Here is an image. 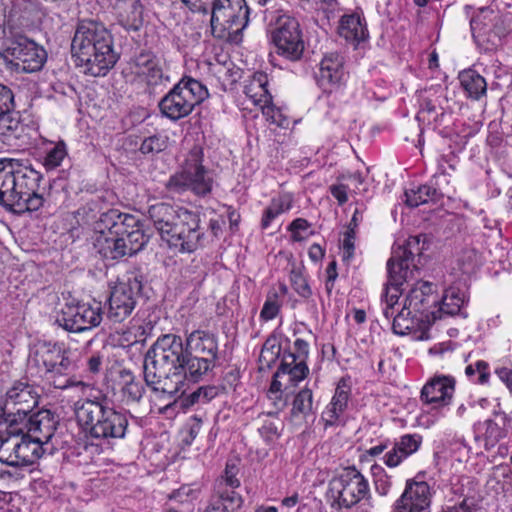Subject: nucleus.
I'll return each mask as SVG.
<instances>
[{"label":"nucleus","instance_id":"43","mask_svg":"<svg viewBox=\"0 0 512 512\" xmlns=\"http://www.w3.org/2000/svg\"><path fill=\"white\" fill-rule=\"evenodd\" d=\"M282 355V349L277 340L275 338L267 339L259 355V370H269Z\"/></svg>","mask_w":512,"mask_h":512},{"label":"nucleus","instance_id":"5","mask_svg":"<svg viewBox=\"0 0 512 512\" xmlns=\"http://www.w3.org/2000/svg\"><path fill=\"white\" fill-rule=\"evenodd\" d=\"M75 64L87 75L105 76L118 60L113 38L106 27L93 20L80 21L71 42Z\"/></svg>","mask_w":512,"mask_h":512},{"label":"nucleus","instance_id":"2","mask_svg":"<svg viewBox=\"0 0 512 512\" xmlns=\"http://www.w3.org/2000/svg\"><path fill=\"white\" fill-rule=\"evenodd\" d=\"M94 229V248L110 260L133 256L148 242L139 220L116 209L102 213Z\"/></svg>","mask_w":512,"mask_h":512},{"label":"nucleus","instance_id":"46","mask_svg":"<svg viewBox=\"0 0 512 512\" xmlns=\"http://www.w3.org/2000/svg\"><path fill=\"white\" fill-rule=\"evenodd\" d=\"M101 303L93 301V303H82L77 305L75 314L71 320H101ZM63 320H67L63 318Z\"/></svg>","mask_w":512,"mask_h":512},{"label":"nucleus","instance_id":"37","mask_svg":"<svg viewBox=\"0 0 512 512\" xmlns=\"http://www.w3.org/2000/svg\"><path fill=\"white\" fill-rule=\"evenodd\" d=\"M293 206V196L290 193H282L273 197L269 205L263 211L261 228L268 229L272 222L280 215L287 213Z\"/></svg>","mask_w":512,"mask_h":512},{"label":"nucleus","instance_id":"14","mask_svg":"<svg viewBox=\"0 0 512 512\" xmlns=\"http://www.w3.org/2000/svg\"><path fill=\"white\" fill-rule=\"evenodd\" d=\"M39 395L33 386L15 383L6 393L1 407L3 419L0 422L19 424L38 405Z\"/></svg>","mask_w":512,"mask_h":512},{"label":"nucleus","instance_id":"41","mask_svg":"<svg viewBox=\"0 0 512 512\" xmlns=\"http://www.w3.org/2000/svg\"><path fill=\"white\" fill-rule=\"evenodd\" d=\"M313 393L309 388L300 390L292 402L291 414L294 418L306 419L313 415Z\"/></svg>","mask_w":512,"mask_h":512},{"label":"nucleus","instance_id":"25","mask_svg":"<svg viewBox=\"0 0 512 512\" xmlns=\"http://www.w3.org/2000/svg\"><path fill=\"white\" fill-rule=\"evenodd\" d=\"M188 211L183 207H174L168 203H156L148 209V216L162 240L167 238L174 224L180 219V212Z\"/></svg>","mask_w":512,"mask_h":512},{"label":"nucleus","instance_id":"35","mask_svg":"<svg viewBox=\"0 0 512 512\" xmlns=\"http://www.w3.org/2000/svg\"><path fill=\"white\" fill-rule=\"evenodd\" d=\"M459 81L466 96L478 101L487 93V82L485 78L474 69H466L459 73Z\"/></svg>","mask_w":512,"mask_h":512},{"label":"nucleus","instance_id":"57","mask_svg":"<svg viewBox=\"0 0 512 512\" xmlns=\"http://www.w3.org/2000/svg\"><path fill=\"white\" fill-rule=\"evenodd\" d=\"M309 227V222L304 218H297L293 220L288 227L289 231H291L293 241L300 242L304 240L305 236H303L301 232L306 231Z\"/></svg>","mask_w":512,"mask_h":512},{"label":"nucleus","instance_id":"3","mask_svg":"<svg viewBox=\"0 0 512 512\" xmlns=\"http://www.w3.org/2000/svg\"><path fill=\"white\" fill-rule=\"evenodd\" d=\"M42 174L27 161L0 159V205L16 214L38 211L44 204L39 192Z\"/></svg>","mask_w":512,"mask_h":512},{"label":"nucleus","instance_id":"23","mask_svg":"<svg viewBox=\"0 0 512 512\" xmlns=\"http://www.w3.org/2000/svg\"><path fill=\"white\" fill-rule=\"evenodd\" d=\"M467 302L468 299L464 291L457 287H449L443 295L441 305L431 311V319L426 316L427 320H440L444 316L467 318L469 316L466 309Z\"/></svg>","mask_w":512,"mask_h":512},{"label":"nucleus","instance_id":"39","mask_svg":"<svg viewBox=\"0 0 512 512\" xmlns=\"http://www.w3.org/2000/svg\"><path fill=\"white\" fill-rule=\"evenodd\" d=\"M242 497L235 491H220L202 512H234L242 506Z\"/></svg>","mask_w":512,"mask_h":512},{"label":"nucleus","instance_id":"22","mask_svg":"<svg viewBox=\"0 0 512 512\" xmlns=\"http://www.w3.org/2000/svg\"><path fill=\"white\" fill-rule=\"evenodd\" d=\"M423 437L420 434H404L396 439L393 446L382 457L389 468H396L421 447Z\"/></svg>","mask_w":512,"mask_h":512},{"label":"nucleus","instance_id":"9","mask_svg":"<svg viewBox=\"0 0 512 512\" xmlns=\"http://www.w3.org/2000/svg\"><path fill=\"white\" fill-rule=\"evenodd\" d=\"M470 27L477 48L491 53L502 46L504 38L512 32V16L501 15L490 8H481L471 19Z\"/></svg>","mask_w":512,"mask_h":512},{"label":"nucleus","instance_id":"53","mask_svg":"<svg viewBox=\"0 0 512 512\" xmlns=\"http://www.w3.org/2000/svg\"><path fill=\"white\" fill-rule=\"evenodd\" d=\"M234 468L228 465L225 469V475L217 484L216 496L219 497L220 491H234V488L240 485V481L236 478Z\"/></svg>","mask_w":512,"mask_h":512},{"label":"nucleus","instance_id":"45","mask_svg":"<svg viewBox=\"0 0 512 512\" xmlns=\"http://www.w3.org/2000/svg\"><path fill=\"white\" fill-rule=\"evenodd\" d=\"M67 147L63 141H59L46 153L43 165L46 170H53L59 167L67 156Z\"/></svg>","mask_w":512,"mask_h":512},{"label":"nucleus","instance_id":"10","mask_svg":"<svg viewBox=\"0 0 512 512\" xmlns=\"http://www.w3.org/2000/svg\"><path fill=\"white\" fill-rule=\"evenodd\" d=\"M203 149L194 145L186 155L180 171L172 175L167 187L175 192L192 191L198 196H205L212 191L213 176L203 165Z\"/></svg>","mask_w":512,"mask_h":512},{"label":"nucleus","instance_id":"38","mask_svg":"<svg viewBox=\"0 0 512 512\" xmlns=\"http://www.w3.org/2000/svg\"><path fill=\"white\" fill-rule=\"evenodd\" d=\"M394 334L407 337L412 341H422L429 338L432 322H390Z\"/></svg>","mask_w":512,"mask_h":512},{"label":"nucleus","instance_id":"49","mask_svg":"<svg viewBox=\"0 0 512 512\" xmlns=\"http://www.w3.org/2000/svg\"><path fill=\"white\" fill-rule=\"evenodd\" d=\"M260 109L262 111L263 116L271 124H275L279 127H284L285 125L288 124L286 117L282 114L279 108L275 107L272 104V101L270 103H264L260 107Z\"/></svg>","mask_w":512,"mask_h":512},{"label":"nucleus","instance_id":"7","mask_svg":"<svg viewBox=\"0 0 512 512\" xmlns=\"http://www.w3.org/2000/svg\"><path fill=\"white\" fill-rule=\"evenodd\" d=\"M29 365L36 366L41 376L46 377L57 389L83 384L68 376L74 370L75 363L71 359V352L61 344L38 341L29 358Z\"/></svg>","mask_w":512,"mask_h":512},{"label":"nucleus","instance_id":"48","mask_svg":"<svg viewBox=\"0 0 512 512\" xmlns=\"http://www.w3.org/2000/svg\"><path fill=\"white\" fill-rule=\"evenodd\" d=\"M168 146V137L162 134H155L145 138L139 150L142 154H155L165 150Z\"/></svg>","mask_w":512,"mask_h":512},{"label":"nucleus","instance_id":"36","mask_svg":"<svg viewBox=\"0 0 512 512\" xmlns=\"http://www.w3.org/2000/svg\"><path fill=\"white\" fill-rule=\"evenodd\" d=\"M443 194L439 187L429 184L420 185L405 191V202L409 207L414 208L428 203H435Z\"/></svg>","mask_w":512,"mask_h":512},{"label":"nucleus","instance_id":"33","mask_svg":"<svg viewBox=\"0 0 512 512\" xmlns=\"http://www.w3.org/2000/svg\"><path fill=\"white\" fill-rule=\"evenodd\" d=\"M187 347L199 356L215 361L218 351L217 341L214 335L205 331H193L186 340Z\"/></svg>","mask_w":512,"mask_h":512},{"label":"nucleus","instance_id":"17","mask_svg":"<svg viewBox=\"0 0 512 512\" xmlns=\"http://www.w3.org/2000/svg\"><path fill=\"white\" fill-rule=\"evenodd\" d=\"M344 57L337 52L324 55L319 63V71L316 74L318 85L325 91L332 92L338 89L346 81Z\"/></svg>","mask_w":512,"mask_h":512},{"label":"nucleus","instance_id":"28","mask_svg":"<svg viewBox=\"0 0 512 512\" xmlns=\"http://www.w3.org/2000/svg\"><path fill=\"white\" fill-rule=\"evenodd\" d=\"M104 416L97 440L110 442L111 440L125 438L129 425L127 415L109 406Z\"/></svg>","mask_w":512,"mask_h":512},{"label":"nucleus","instance_id":"61","mask_svg":"<svg viewBox=\"0 0 512 512\" xmlns=\"http://www.w3.org/2000/svg\"><path fill=\"white\" fill-rule=\"evenodd\" d=\"M267 398L275 409L273 414L283 410L287 405V400L283 397V393L267 392ZM269 414H272V412Z\"/></svg>","mask_w":512,"mask_h":512},{"label":"nucleus","instance_id":"56","mask_svg":"<svg viewBox=\"0 0 512 512\" xmlns=\"http://www.w3.org/2000/svg\"><path fill=\"white\" fill-rule=\"evenodd\" d=\"M332 184L329 187L331 195L337 200L340 206L344 205L348 201V192L350 191L349 185L345 184L342 180Z\"/></svg>","mask_w":512,"mask_h":512},{"label":"nucleus","instance_id":"24","mask_svg":"<svg viewBox=\"0 0 512 512\" xmlns=\"http://www.w3.org/2000/svg\"><path fill=\"white\" fill-rule=\"evenodd\" d=\"M23 423L27 437L42 446L49 442L56 430V421L49 411H39L29 418L25 417Z\"/></svg>","mask_w":512,"mask_h":512},{"label":"nucleus","instance_id":"15","mask_svg":"<svg viewBox=\"0 0 512 512\" xmlns=\"http://www.w3.org/2000/svg\"><path fill=\"white\" fill-rule=\"evenodd\" d=\"M141 287V281L135 272H128L118 278L111 289L108 317L122 320L128 317L135 307V296Z\"/></svg>","mask_w":512,"mask_h":512},{"label":"nucleus","instance_id":"50","mask_svg":"<svg viewBox=\"0 0 512 512\" xmlns=\"http://www.w3.org/2000/svg\"><path fill=\"white\" fill-rule=\"evenodd\" d=\"M465 373L468 377H474L476 374H478L477 382L480 384H485L488 382L490 376L489 365L483 360H478L474 364H469L466 366Z\"/></svg>","mask_w":512,"mask_h":512},{"label":"nucleus","instance_id":"58","mask_svg":"<svg viewBox=\"0 0 512 512\" xmlns=\"http://www.w3.org/2000/svg\"><path fill=\"white\" fill-rule=\"evenodd\" d=\"M374 483L376 492L381 496H386L392 486L391 477L388 476L384 471L375 476Z\"/></svg>","mask_w":512,"mask_h":512},{"label":"nucleus","instance_id":"54","mask_svg":"<svg viewBox=\"0 0 512 512\" xmlns=\"http://www.w3.org/2000/svg\"><path fill=\"white\" fill-rule=\"evenodd\" d=\"M294 347L296 349V352H284L282 357L285 355H292L295 358L294 363L292 364V367L298 366L300 363L304 366L306 365V358L308 356V343L302 339H296L294 342Z\"/></svg>","mask_w":512,"mask_h":512},{"label":"nucleus","instance_id":"55","mask_svg":"<svg viewBox=\"0 0 512 512\" xmlns=\"http://www.w3.org/2000/svg\"><path fill=\"white\" fill-rule=\"evenodd\" d=\"M355 250V236L353 228H349L344 234V238L341 244V253L342 259L344 261H349L353 255Z\"/></svg>","mask_w":512,"mask_h":512},{"label":"nucleus","instance_id":"30","mask_svg":"<svg viewBox=\"0 0 512 512\" xmlns=\"http://www.w3.org/2000/svg\"><path fill=\"white\" fill-rule=\"evenodd\" d=\"M214 361L206 359L198 355L184 354L183 362L178 365V372L183 376L181 379V393L184 392L183 387L186 381L197 382L205 375Z\"/></svg>","mask_w":512,"mask_h":512},{"label":"nucleus","instance_id":"12","mask_svg":"<svg viewBox=\"0 0 512 512\" xmlns=\"http://www.w3.org/2000/svg\"><path fill=\"white\" fill-rule=\"evenodd\" d=\"M180 219L164 239L180 252L192 253L203 246L205 233L200 227V216L192 211H181Z\"/></svg>","mask_w":512,"mask_h":512},{"label":"nucleus","instance_id":"1","mask_svg":"<svg viewBox=\"0 0 512 512\" xmlns=\"http://www.w3.org/2000/svg\"><path fill=\"white\" fill-rule=\"evenodd\" d=\"M421 236H410L403 245L393 248L392 256L387 262L388 282L385 288V307L383 314L385 318L398 320L407 318L411 314V307L419 310L420 305L425 301V297L432 293V284L424 281H417L411 288L407 301L409 306L402 307L399 311V296L402 293L401 286L414 278V273L418 272L415 258L420 257L423 247L420 246Z\"/></svg>","mask_w":512,"mask_h":512},{"label":"nucleus","instance_id":"62","mask_svg":"<svg viewBox=\"0 0 512 512\" xmlns=\"http://www.w3.org/2000/svg\"><path fill=\"white\" fill-rule=\"evenodd\" d=\"M202 399L205 403L210 402L212 399L217 397L223 390L222 387L216 385H207L199 387Z\"/></svg>","mask_w":512,"mask_h":512},{"label":"nucleus","instance_id":"11","mask_svg":"<svg viewBox=\"0 0 512 512\" xmlns=\"http://www.w3.org/2000/svg\"><path fill=\"white\" fill-rule=\"evenodd\" d=\"M327 496L332 506L351 508L368 500L370 496L368 480L355 467H347L329 481Z\"/></svg>","mask_w":512,"mask_h":512},{"label":"nucleus","instance_id":"44","mask_svg":"<svg viewBox=\"0 0 512 512\" xmlns=\"http://www.w3.org/2000/svg\"><path fill=\"white\" fill-rule=\"evenodd\" d=\"M481 264V257L475 249H464L456 259V266L453 270H457L462 274H472Z\"/></svg>","mask_w":512,"mask_h":512},{"label":"nucleus","instance_id":"51","mask_svg":"<svg viewBox=\"0 0 512 512\" xmlns=\"http://www.w3.org/2000/svg\"><path fill=\"white\" fill-rule=\"evenodd\" d=\"M290 281L294 290L302 297L307 298L311 295V289L303 273L298 269H293L290 273Z\"/></svg>","mask_w":512,"mask_h":512},{"label":"nucleus","instance_id":"31","mask_svg":"<svg viewBox=\"0 0 512 512\" xmlns=\"http://www.w3.org/2000/svg\"><path fill=\"white\" fill-rule=\"evenodd\" d=\"M483 425L485 427L483 433L484 447L489 450L512 429V419L503 412H495V420H486Z\"/></svg>","mask_w":512,"mask_h":512},{"label":"nucleus","instance_id":"19","mask_svg":"<svg viewBox=\"0 0 512 512\" xmlns=\"http://www.w3.org/2000/svg\"><path fill=\"white\" fill-rule=\"evenodd\" d=\"M128 70L149 86L168 80L164 77L159 59L152 52L142 51L132 57L128 62Z\"/></svg>","mask_w":512,"mask_h":512},{"label":"nucleus","instance_id":"59","mask_svg":"<svg viewBox=\"0 0 512 512\" xmlns=\"http://www.w3.org/2000/svg\"><path fill=\"white\" fill-rule=\"evenodd\" d=\"M60 327L69 333L82 334L91 331L100 322H91L90 326H82L79 322H57Z\"/></svg>","mask_w":512,"mask_h":512},{"label":"nucleus","instance_id":"64","mask_svg":"<svg viewBox=\"0 0 512 512\" xmlns=\"http://www.w3.org/2000/svg\"><path fill=\"white\" fill-rule=\"evenodd\" d=\"M495 373L512 393V369L508 367H500L495 370Z\"/></svg>","mask_w":512,"mask_h":512},{"label":"nucleus","instance_id":"20","mask_svg":"<svg viewBox=\"0 0 512 512\" xmlns=\"http://www.w3.org/2000/svg\"><path fill=\"white\" fill-rule=\"evenodd\" d=\"M25 431V424L0 422V461L10 465L18 466L20 450L19 433Z\"/></svg>","mask_w":512,"mask_h":512},{"label":"nucleus","instance_id":"16","mask_svg":"<svg viewBox=\"0 0 512 512\" xmlns=\"http://www.w3.org/2000/svg\"><path fill=\"white\" fill-rule=\"evenodd\" d=\"M108 408L109 405L105 397L86 398L75 402L76 421L86 437L98 439L100 425H103V418H105L104 415Z\"/></svg>","mask_w":512,"mask_h":512},{"label":"nucleus","instance_id":"32","mask_svg":"<svg viewBox=\"0 0 512 512\" xmlns=\"http://www.w3.org/2000/svg\"><path fill=\"white\" fill-rule=\"evenodd\" d=\"M15 108L14 94L10 88L0 84V133L6 135L19 127L18 119L13 117Z\"/></svg>","mask_w":512,"mask_h":512},{"label":"nucleus","instance_id":"21","mask_svg":"<svg viewBox=\"0 0 512 512\" xmlns=\"http://www.w3.org/2000/svg\"><path fill=\"white\" fill-rule=\"evenodd\" d=\"M455 390L454 379L448 376H436L428 381L421 390V400L434 407L450 404Z\"/></svg>","mask_w":512,"mask_h":512},{"label":"nucleus","instance_id":"29","mask_svg":"<svg viewBox=\"0 0 512 512\" xmlns=\"http://www.w3.org/2000/svg\"><path fill=\"white\" fill-rule=\"evenodd\" d=\"M294 361L295 358L292 355H285L282 357L280 366L274 374L267 392L283 393V380H286L287 382H299L306 377L309 371L308 367L301 363L296 367H292Z\"/></svg>","mask_w":512,"mask_h":512},{"label":"nucleus","instance_id":"27","mask_svg":"<svg viewBox=\"0 0 512 512\" xmlns=\"http://www.w3.org/2000/svg\"><path fill=\"white\" fill-rule=\"evenodd\" d=\"M338 33L342 38L354 46H358L369 37L366 20L357 12L345 14L341 17L338 26Z\"/></svg>","mask_w":512,"mask_h":512},{"label":"nucleus","instance_id":"8","mask_svg":"<svg viewBox=\"0 0 512 512\" xmlns=\"http://www.w3.org/2000/svg\"><path fill=\"white\" fill-rule=\"evenodd\" d=\"M208 95L205 85L185 76L159 101L158 107L164 117L178 121L190 115Z\"/></svg>","mask_w":512,"mask_h":512},{"label":"nucleus","instance_id":"63","mask_svg":"<svg viewBox=\"0 0 512 512\" xmlns=\"http://www.w3.org/2000/svg\"><path fill=\"white\" fill-rule=\"evenodd\" d=\"M259 432L266 440H272L278 436V427L271 421H265Z\"/></svg>","mask_w":512,"mask_h":512},{"label":"nucleus","instance_id":"47","mask_svg":"<svg viewBox=\"0 0 512 512\" xmlns=\"http://www.w3.org/2000/svg\"><path fill=\"white\" fill-rule=\"evenodd\" d=\"M200 493V487L197 484H185L180 488L173 490L169 495V500H175L181 504L196 500Z\"/></svg>","mask_w":512,"mask_h":512},{"label":"nucleus","instance_id":"4","mask_svg":"<svg viewBox=\"0 0 512 512\" xmlns=\"http://www.w3.org/2000/svg\"><path fill=\"white\" fill-rule=\"evenodd\" d=\"M182 339L175 335H165L159 339L145 355L143 364L144 380L151 390L162 398H174L181 391L178 372L184 357Z\"/></svg>","mask_w":512,"mask_h":512},{"label":"nucleus","instance_id":"13","mask_svg":"<svg viewBox=\"0 0 512 512\" xmlns=\"http://www.w3.org/2000/svg\"><path fill=\"white\" fill-rule=\"evenodd\" d=\"M272 41L277 54L288 60L296 61L303 55V33L298 20L292 16L284 14L278 17Z\"/></svg>","mask_w":512,"mask_h":512},{"label":"nucleus","instance_id":"6","mask_svg":"<svg viewBox=\"0 0 512 512\" xmlns=\"http://www.w3.org/2000/svg\"><path fill=\"white\" fill-rule=\"evenodd\" d=\"M190 10L201 0H180ZM204 14H210L211 31L214 37L236 42L248 26L250 9L246 0H212L211 9L203 7Z\"/></svg>","mask_w":512,"mask_h":512},{"label":"nucleus","instance_id":"60","mask_svg":"<svg viewBox=\"0 0 512 512\" xmlns=\"http://www.w3.org/2000/svg\"><path fill=\"white\" fill-rule=\"evenodd\" d=\"M279 311V305L275 300H267L261 310L260 316L263 320H272Z\"/></svg>","mask_w":512,"mask_h":512},{"label":"nucleus","instance_id":"34","mask_svg":"<svg viewBox=\"0 0 512 512\" xmlns=\"http://www.w3.org/2000/svg\"><path fill=\"white\" fill-rule=\"evenodd\" d=\"M267 85V74L264 72H255L245 84L244 93L252 104L261 107L264 103H270L272 100Z\"/></svg>","mask_w":512,"mask_h":512},{"label":"nucleus","instance_id":"40","mask_svg":"<svg viewBox=\"0 0 512 512\" xmlns=\"http://www.w3.org/2000/svg\"><path fill=\"white\" fill-rule=\"evenodd\" d=\"M19 447L20 455L19 457V465L18 466H28L33 464L37 459H39L43 452V446L38 442L34 441L31 438H28L27 435L23 433H19Z\"/></svg>","mask_w":512,"mask_h":512},{"label":"nucleus","instance_id":"42","mask_svg":"<svg viewBox=\"0 0 512 512\" xmlns=\"http://www.w3.org/2000/svg\"><path fill=\"white\" fill-rule=\"evenodd\" d=\"M121 377L124 381V385L121 389L122 400L126 404L139 402L144 392L143 385L139 381H136L132 373L128 370H122Z\"/></svg>","mask_w":512,"mask_h":512},{"label":"nucleus","instance_id":"52","mask_svg":"<svg viewBox=\"0 0 512 512\" xmlns=\"http://www.w3.org/2000/svg\"><path fill=\"white\" fill-rule=\"evenodd\" d=\"M131 9L132 16L122 18L120 22L127 31H137L142 25V9L137 3H133Z\"/></svg>","mask_w":512,"mask_h":512},{"label":"nucleus","instance_id":"26","mask_svg":"<svg viewBox=\"0 0 512 512\" xmlns=\"http://www.w3.org/2000/svg\"><path fill=\"white\" fill-rule=\"evenodd\" d=\"M350 386L347 381L341 379L335 389V393L322 413L325 426H335L343 421L344 413L348 406Z\"/></svg>","mask_w":512,"mask_h":512},{"label":"nucleus","instance_id":"18","mask_svg":"<svg viewBox=\"0 0 512 512\" xmlns=\"http://www.w3.org/2000/svg\"><path fill=\"white\" fill-rule=\"evenodd\" d=\"M431 503V491L425 481L407 480L405 489L396 501L397 512H423Z\"/></svg>","mask_w":512,"mask_h":512}]
</instances>
